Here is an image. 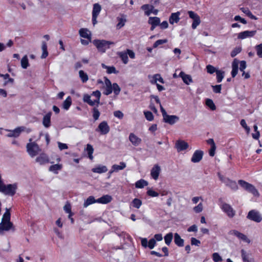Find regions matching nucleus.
Returning <instances> with one entry per match:
<instances>
[{
  "instance_id": "53",
  "label": "nucleus",
  "mask_w": 262,
  "mask_h": 262,
  "mask_svg": "<svg viewBox=\"0 0 262 262\" xmlns=\"http://www.w3.org/2000/svg\"><path fill=\"white\" fill-rule=\"evenodd\" d=\"M41 49L42 51V54L41 56V58H45L48 55V52L47 51V46L45 42L42 43Z\"/></svg>"
},
{
  "instance_id": "56",
  "label": "nucleus",
  "mask_w": 262,
  "mask_h": 262,
  "mask_svg": "<svg viewBox=\"0 0 262 262\" xmlns=\"http://www.w3.org/2000/svg\"><path fill=\"white\" fill-rule=\"evenodd\" d=\"M216 79L218 82H221L224 77V72L218 70L216 71Z\"/></svg>"
},
{
  "instance_id": "6",
  "label": "nucleus",
  "mask_w": 262,
  "mask_h": 262,
  "mask_svg": "<svg viewBox=\"0 0 262 262\" xmlns=\"http://www.w3.org/2000/svg\"><path fill=\"white\" fill-rule=\"evenodd\" d=\"M17 185L16 183L12 184L4 185L0 191L6 195L12 196L16 193Z\"/></svg>"
},
{
  "instance_id": "14",
  "label": "nucleus",
  "mask_w": 262,
  "mask_h": 262,
  "mask_svg": "<svg viewBox=\"0 0 262 262\" xmlns=\"http://www.w3.org/2000/svg\"><path fill=\"white\" fill-rule=\"evenodd\" d=\"M176 148L178 152L185 151L189 147L188 143L184 140H178L176 142Z\"/></svg>"
},
{
  "instance_id": "4",
  "label": "nucleus",
  "mask_w": 262,
  "mask_h": 262,
  "mask_svg": "<svg viewBox=\"0 0 262 262\" xmlns=\"http://www.w3.org/2000/svg\"><path fill=\"white\" fill-rule=\"evenodd\" d=\"M239 64V70L242 72H244V70L246 68V62L245 61L242 60L239 61L237 59L235 58L232 63V72L231 75L233 77H234L237 74L238 68Z\"/></svg>"
},
{
  "instance_id": "20",
  "label": "nucleus",
  "mask_w": 262,
  "mask_h": 262,
  "mask_svg": "<svg viewBox=\"0 0 262 262\" xmlns=\"http://www.w3.org/2000/svg\"><path fill=\"white\" fill-rule=\"evenodd\" d=\"M161 171V167L158 165H155L150 170V176L155 180H157Z\"/></svg>"
},
{
  "instance_id": "16",
  "label": "nucleus",
  "mask_w": 262,
  "mask_h": 262,
  "mask_svg": "<svg viewBox=\"0 0 262 262\" xmlns=\"http://www.w3.org/2000/svg\"><path fill=\"white\" fill-rule=\"evenodd\" d=\"M104 79V91L103 92V94L105 95H108L112 93V86L113 83H112L110 80L106 77H103Z\"/></svg>"
},
{
  "instance_id": "3",
  "label": "nucleus",
  "mask_w": 262,
  "mask_h": 262,
  "mask_svg": "<svg viewBox=\"0 0 262 262\" xmlns=\"http://www.w3.org/2000/svg\"><path fill=\"white\" fill-rule=\"evenodd\" d=\"M79 34L81 38L80 42L82 45L87 46L92 41V33L87 28H81L79 30Z\"/></svg>"
},
{
  "instance_id": "49",
  "label": "nucleus",
  "mask_w": 262,
  "mask_h": 262,
  "mask_svg": "<svg viewBox=\"0 0 262 262\" xmlns=\"http://www.w3.org/2000/svg\"><path fill=\"white\" fill-rule=\"evenodd\" d=\"M112 91V93L118 96L121 92V88L117 83H113Z\"/></svg>"
},
{
  "instance_id": "51",
  "label": "nucleus",
  "mask_w": 262,
  "mask_h": 262,
  "mask_svg": "<svg viewBox=\"0 0 262 262\" xmlns=\"http://www.w3.org/2000/svg\"><path fill=\"white\" fill-rule=\"evenodd\" d=\"M206 105L208 107H209L211 110L214 111L216 109V106L211 99H207L206 100L205 102Z\"/></svg>"
},
{
  "instance_id": "33",
  "label": "nucleus",
  "mask_w": 262,
  "mask_h": 262,
  "mask_svg": "<svg viewBox=\"0 0 262 262\" xmlns=\"http://www.w3.org/2000/svg\"><path fill=\"white\" fill-rule=\"evenodd\" d=\"M92 170L94 173H102L107 171V168L106 166L99 165L93 168Z\"/></svg>"
},
{
  "instance_id": "24",
  "label": "nucleus",
  "mask_w": 262,
  "mask_h": 262,
  "mask_svg": "<svg viewBox=\"0 0 262 262\" xmlns=\"http://www.w3.org/2000/svg\"><path fill=\"white\" fill-rule=\"evenodd\" d=\"M179 76L182 79L184 83L187 85H189L193 82L191 76L189 74H186L184 72H181L179 75Z\"/></svg>"
},
{
  "instance_id": "63",
  "label": "nucleus",
  "mask_w": 262,
  "mask_h": 262,
  "mask_svg": "<svg viewBox=\"0 0 262 262\" xmlns=\"http://www.w3.org/2000/svg\"><path fill=\"white\" fill-rule=\"evenodd\" d=\"M242 51V48L241 47H237L235 48L231 52V56L232 57L235 56L237 54L239 53Z\"/></svg>"
},
{
  "instance_id": "5",
  "label": "nucleus",
  "mask_w": 262,
  "mask_h": 262,
  "mask_svg": "<svg viewBox=\"0 0 262 262\" xmlns=\"http://www.w3.org/2000/svg\"><path fill=\"white\" fill-rule=\"evenodd\" d=\"M32 139H29L30 142L27 144L26 148L29 155L31 157H34L40 151L41 149L35 142H32Z\"/></svg>"
},
{
  "instance_id": "2",
  "label": "nucleus",
  "mask_w": 262,
  "mask_h": 262,
  "mask_svg": "<svg viewBox=\"0 0 262 262\" xmlns=\"http://www.w3.org/2000/svg\"><path fill=\"white\" fill-rule=\"evenodd\" d=\"M92 42L98 51L102 53H105L110 48L111 45L114 44L112 41L104 39H94Z\"/></svg>"
},
{
  "instance_id": "11",
  "label": "nucleus",
  "mask_w": 262,
  "mask_h": 262,
  "mask_svg": "<svg viewBox=\"0 0 262 262\" xmlns=\"http://www.w3.org/2000/svg\"><path fill=\"white\" fill-rule=\"evenodd\" d=\"M102 9L101 5L98 3H95L93 6L92 10V22L93 25L97 23V17L99 15Z\"/></svg>"
},
{
  "instance_id": "46",
  "label": "nucleus",
  "mask_w": 262,
  "mask_h": 262,
  "mask_svg": "<svg viewBox=\"0 0 262 262\" xmlns=\"http://www.w3.org/2000/svg\"><path fill=\"white\" fill-rule=\"evenodd\" d=\"M142 204V202L141 200L135 198L132 201L130 206L134 208L139 209L141 206Z\"/></svg>"
},
{
  "instance_id": "29",
  "label": "nucleus",
  "mask_w": 262,
  "mask_h": 262,
  "mask_svg": "<svg viewBox=\"0 0 262 262\" xmlns=\"http://www.w3.org/2000/svg\"><path fill=\"white\" fill-rule=\"evenodd\" d=\"M181 13L180 12L172 13L169 16V21L171 25H173L174 23H178L180 19V15Z\"/></svg>"
},
{
  "instance_id": "61",
  "label": "nucleus",
  "mask_w": 262,
  "mask_h": 262,
  "mask_svg": "<svg viewBox=\"0 0 262 262\" xmlns=\"http://www.w3.org/2000/svg\"><path fill=\"white\" fill-rule=\"evenodd\" d=\"M212 259L214 262H220L223 260L222 257L216 252L213 253Z\"/></svg>"
},
{
  "instance_id": "8",
  "label": "nucleus",
  "mask_w": 262,
  "mask_h": 262,
  "mask_svg": "<svg viewBox=\"0 0 262 262\" xmlns=\"http://www.w3.org/2000/svg\"><path fill=\"white\" fill-rule=\"evenodd\" d=\"M221 210L230 218H233L235 215V210L229 204L222 203L220 205Z\"/></svg>"
},
{
  "instance_id": "55",
  "label": "nucleus",
  "mask_w": 262,
  "mask_h": 262,
  "mask_svg": "<svg viewBox=\"0 0 262 262\" xmlns=\"http://www.w3.org/2000/svg\"><path fill=\"white\" fill-rule=\"evenodd\" d=\"M147 194L151 197H157L159 196V193L151 188H147Z\"/></svg>"
},
{
  "instance_id": "30",
  "label": "nucleus",
  "mask_w": 262,
  "mask_h": 262,
  "mask_svg": "<svg viewBox=\"0 0 262 262\" xmlns=\"http://www.w3.org/2000/svg\"><path fill=\"white\" fill-rule=\"evenodd\" d=\"M130 142L134 146H138L141 142V139L133 133H130L129 136Z\"/></svg>"
},
{
  "instance_id": "41",
  "label": "nucleus",
  "mask_w": 262,
  "mask_h": 262,
  "mask_svg": "<svg viewBox=\"0 0 262 262\" xmlns=\"http://www.w3.org/2000/svg\"><path fill=\"white\" fill-rule=\"evenodd\" d=\"M118 24H117L116 27L118 29H120L122 28L126 21V17L125 16H122L117 18Z\"/></svg>"
},
{
  "instance_id": "54",
  "label": "nucleus",
  "mask_w": 262,
  "mask_h": 262,
  "mask_svg": "<svg viewBox=\"0 0 262 262\" xmlns=\"http://www.w3.org/2000/svg\"><path fill=\"white\" fill-rule=\"evenodd\" d=\"M92 95L95 97V99H94L95 100V101L96 102L97 104H99L100 103V97H101V93L99 91H94L92 94Z\"/></svg>"
},
{
  "instance_id": "57",
  "label": "nucleus",
  "mask_w": 262,
  "mask_h": 262,
  "mask_svg": "<svg viewBox=\"0 0 262 262\" xmlns=\"http://www.w3.org/2000/svg\"><path fill=\"white\" fill-rule=\"evenodd\" d=\"M63 208V210L64 211V212L66 213H68V214L73 213L72 212V210H71V209H72L71 205L69 202H67L65 204Z\"/></svg>"
},
{
  "instance_id": "50",
  "label": "nucleus",
  "mask_w": 262,
  "mask_h": 262,
  "mask_svg": "<svg viewBox=\"0 0 262 262\" xmlns=\"http://www.w3.org/2000/svg\"><path fill=\"white\" fill-rule=\"evenodd\" d=\"M86 151L88 154L89 158L91 160H93V154L94 152V148L91 144H87L86 147Z\"/></svg>"
},
{
  "instance_id": "17",
  "label": "nucleus",
  "mask_w": 262,
  "mask_h": 262,
  "mask_svg": "<svg viewBox=\"0 0 262 262\" xmlns=\"http://www.w3.org/2000/svg\"><path fill=\"white\" fill-rule=\"evenodd\" d=\"M241 257L243 262H256L254 258L251 257L250 252L245 249L241 251Z\"/></svg>"
},
{
  "instance_id": "35",
  "label": "nucleus",
  "mask_w": 262,
  "mask_h": 262,
  "mask_svg": "<svg viewBox=\"0 0 262 262\" xmlns=\"http://www.w3.org/2000/svg\"><path fill=\"white\" fill-rule=\"evenodd\" d=\"M112 200V198L111 195H105L97 199V202L98 203L105 204L110 203Z\"/></svg>"
},
{
  "instance_id": "1",
  "label": "nucleus",
  "mask_w": 262,
  "mask_h": 262,
  "mask_svg": "<svg viewBox=\"0 0 262 262\" xmlns=\"http://www.w3.org/2000/svg\"><path fill=\"white\" fill-rule=\"evenodd\" d=\"M15 230L14 226L12 223L10 222V213L9 209L6 208V211L4 214L2 222L0 223V231H9Z\"/></svg>"
},
{
  "instance_id": "15",
  "label": "nucleus",
  "mask_w": 262,
  "mask_h": 262,
  "mask_svg": "<svg viewBox=\"0 0 262 262\" xmlns=\"http://www.w3.org/2000/svg\"><path fill=\"white\" fill-rule=\"evenodd\" d=\"M110 130V128L107 123L104 121L101 122L98 125L96 131L100 133L102 135L107 134Z\"/></svg>"
},
{
  "instance_id": "59",
  "label": "nucleus",
  "mask_w": 262,
  "mask_h": 262,
  "mask_svg": "<svg viewBox=\"0 0 262 262\" xmlns=\"http://www.w3.org/2000/svg\"><path fill=\"white\" fill-rule=\"evenodd\" d=\"M204 207L202 203H200L197 206H195L193 210L195 213L201 212L203 210Z\"/></svg>"
},
{
  "instance_id": "62",
  "label": "nucleus",
  "mask_w": 262,
  "mask_h": 262,
  "mask_svg": "<svg viewBox=\"0 0 262 262\" xmlns=\"http://www.w3.org/2000/svg\"><path fill=\"white\" fill-rule=\"evenodd\" d=\"M167 41L168 40L166 39L158 40L154 43L153 47L156 48L161 45L167 43Z\"/></svg>"
},
{
  "instance_id": "43",
  "label": "nucleus",
  "mask_w": 262,
  "mask_h": 262,
  "mask_svg": "<svg viewBox=\"0 0 262 262\" xmlns=\"http://www.w3.org/2000/svg\"><path fill=\"white\" fill-rule=\"evenodd\" d=\"M21 67L24 69H26L29 66V60L27 55H25L20 61Z\"/></svg>"
},
{
  "instance_id": "47",
  "label": "nucleus",
  "mask_w": 262,
  "mask_h": 262,
  "mask_svg": "<svg viewBox=\"0 0 262 262\" xmlns=\"http://www.w3.org/2000/svg\"><path fill=\"white\" fill-rule=\"evenodd\" d=\"M79 76L83 83L86 82L89 79L88 74L83 70H80L79 71Z\"/></svg>"
},
{
  "instance_id": "40",
  "label": "nucleus",
  "mask_w": 262,
  "mask_h": 262,
  "mask_svg": "<svg viewBox=\"0 0 262 262\" xmlns=\"http://www.w3.org/2000/svg\"><path fill=\"white\" fill-rule=\"evenodd\" d=\"M135 187L137 188H143L148 185L147 181L144 179H140L135 183Z\"/></svg>"
},
{
  "instance_id": "26",
  "label": "nucleus",
  "mask_w": 262,
  "mask_h": 262,
  "mask_svg": "<svg viewBox=\"0 0 262 262\" xmlns=\"http://www.w3.org/2000/svg\"><path fill=\"white\" fill-rule=\"evenodd\" d=\"M12 131L14 134V137H17L19 136L21 132H27V133H29L31 132V129L30 128H26L25 126H20L15 128Z\"/></svg>"
},
{
  "instance_id": "44",
  "label": "nucleus",
  "mask_w": 262,
  "mask_h": 262,
  "mask_svg": "<svg viewBox=\"0 0 262 262\" xmlns=\"http://www.w3.org/2000/svg\"><path fill=\"white\" fill-rule=\"evenodd\" d=\"M241 11L244 13L246 15H247L248 17H249L251 19L256 20L257 18L253 15V14L251 13V12L249 10L248 8H241Z\"/></svg>"
},
{
  "instance_id": "12",
  "label": "nucleus",
  "mask_w": 262,
  "mask_h": 262,
  "mask_svg": "<svg viewBox=\"0 0 262 262\" xmlns=\"http://www.w3.org/2000/svg\"><path fill=\"white\" fill-rule=\"evenodd\" d=\"M188 14L190 18L193 19L191 27L193 29H195L201 23V19L200 16L194 12L189 11Z\"/></svg>"
},
{
  "instance_id": "42",
  "label": "nucleus",
  "mask_w": 262,
  "mask_h": 262,
  "mask_svg": "<svg viewBox=\"0 0 262 262\" xmlns=\"http://www.w3.org/2000/svg\"><path fill=\"white\" fill-rule=\"evenodd\" d=\"M96 203H97V200L95 199V198L93 196H90L85 201L83 204V207L86 208L90 206V205H92Z\"/></svg>"
},
{
  "instance_id": "34",
  "label": "nucleus",
  "mask_w": 262,
  "mask_h": 262,
  "mask_svg": "<svg viewBox=\"0 0 262 262\" xmlns=\"http://www.w3.org/2000/svg\"><path fill=\"white\" fill-rule=\"evenodd\" d=\"M101 66L106 70V73L108 74H118L119 72L114 66H107L104 63H102Z\"/></svg>"
},
{
  "instance_id": "48",
  "label": "nucleus",
  "mask_w": 262,
  "mask_h": 262,
  "mask_svg": "<svg viewBox=\"0 0 262 262\" xmlns=\"http://www.w3.org/2000/svg\"><path fill=\"white\" fill-rule=\"evenodd\" d=\"M1 77L6 80V81L4 83V85H7L9 83H13L14 82V79L10 78V76L8 74H1Z\"/></svg>"
},
{
  "instance_id": "31",
  "label": "nucleus",
  "mask_w": 262,
  "mask_h": 262,
  "mask_svg": "<svg viewBox=\"0 0 262 262\" xmlns=\"http://www.w3.org/2000/svg\"><path fill=\"white\" fill-rule=\"evenodd\" d=\"M233 234L238 237L239 239L249 244L250 243V240L247 237V236L236 230L233 231Z\"/></svg>"
},
{
  "instance_id": "37",
  "label": "nucleus",
  "mask_w": 262,
  "mask_h": 262,
  "mask_svg": "<svg viewBox=\"0 0 262 262\" xmlns=\"http://www.w3.org/2000/svg\"><path fill=\"white\" fill-rule=\"evenodd\" d=\"M72 98L70 96L67 97L66 100L62 103V108L66 111L69 110L72 105Z\"/></svg>"
},
{
  "instance_id": "21",
  "label": "nucleus",
  "mask_w": 262,
  "mask_h": 262,
  "mask_svg": "<svg viewBox=\"0 0 262 262\" xmlns=\"http://www.w3.org/2000/svg\"><path fill=\"white\" fill-rule=\"evenodd\" d=\"M148 78L151 84H157L158 82L161 83H164L163 78L159 74H156L153 75H148Z\"/></svg>"
},
{
  "instance_id": "9",
  "label": "nucleus",
  "mask_w": 262,
  "mask_h": 262,
  "mask_svg": "<svg viewBox=\"0 0 262 262\" xmlns=\"http://www.w3.org/2000/svg\"><path fill=\"white\" fill-rule=\"evenodd\" d=\"M247 218L256 223L262 221V214L255 210H250L247 216Z\"/></svg>"
},
{
  "instance_id": "13",
  "label": "nucleus",
  "mask_w": 262,
  "mask_h": 262,
  "mask_svg": "<svg viewBox=\"0 0 262 262\" xmlns=\"http://www.w3.org/2000/svg\"><path fill=\"white\" fill-rule=\"evenodd\" d=\"M140 239H141V245L144 248L148 247L150 249H152L156 245L155 239H153L152 238L150 239L148 242L146 238L140 237Z\"/></svg>"
},
{
  "instance_id": "25",
  "label": "nucleus",
  "mask_w": 262,
  "mask_h": 262,
  "mask_svg": "<svg viewBox=\"0 0 262 262\" xmlns=\"http://www.w3.org/2000/svg\"><path fill=\"white\" fill-rule=\"evenodd\" d=\"M160 21V18L158 17H149L148 23L151 26L150 30H154L157 26H159Z\"/></svg>"
},
{
  "instance_id": "36",
  "label": "nucleus",
  "mask_w": 262,
  "mask_h": 262,
  "mask_svg": "<svg viewBox=\"0 0 262 262\" xmlns=\"http://www.w3.org/2000/svg\"><path fill=\"white\" fill-rule=\"evenodd\" d=\"M62 168V165L61 164H56L51 165L49 167V171L54 174L58 173L59 171L61 170Z\"/></svg>"
},
{
  "instance_id": "52",
  "label": "nucleus",
  "mask_w": 262,
  "mask_h": 262,
  "mask_svg": "<svg viewBox=\"0 0 262 262\" xmlns=\"http://www.w3.org/2000/svg\"><path fill=\"white\" fill-rule=\"evenodd\" d=\"M173 238V234L171 232L167 233L164 236V241L165 244L169 246Z\"/></svg>"
},
{
  "instance_id": "23",
  "label": "nucleus",
  "mask_w": 262,
  "mask_h": 262,
  "mask_svg": "<svg viewBox=\"0 0 262 262\" xmlns=\"http://www.w3.org/2000/svg\"><path fill=\"white\" fill-rule=\"evenodd\" d=\"M163 120L165 122L170 125L174 124L179 120V117L176 115H169L166 114L163 117Z\"/></svg>"
},
{
  "instance_id": "58",
  "label": "nucleus",
  "mask_w": 262,
  "mask_h": 262,
  "mask_svg": "<svg viewBox=\"0 0 262 262\" xmlns=\"http://www.w3.org/2000/svg\"><path fill=\"white\" fill-rule=\"evenodd\" d=\"M144 114L146 119L149 121H151L154 120V117L152 113L149 111H144Z\"/></svg>"
},
{
  "instance_id": "64",
  "label": "nucleus",
  "mask_w": 262,
  "mask_h": 262,
  "mask_svg": "<svg viewBox=\"0 0 262 262\" xmlns=\"http://www.w3.org/2000/svg\"><path fill=\"white\" fill-rule=\"evenodd\" d=\"M257 55L260 58H262V43L255 46Z\"/></svg>"
},
{
  "instance_id": "45",
  "label": "nucleus",
  "mask_w": 262,
  "mask_h": 262,
  "mask_svg": "<svg viewBox=\"0 0 262 262\" xmlns=\"http://www.w3.org/2000/svg\"><path fill=\"white\" fill-rule=\"evenodd\" d=\"M119 56L121 58L123 63L127 64L128 62V55L126 51L120 52L119 53Z\"/></svg>"
},
{
  "instance_id": "27",
  "label": "nucleus",
  "mask_w": 262,
  "mask_h": 262,
  "mask_svg": "<svg viewBox=\"0 0 262 262\" xmlns=\"http://www.w3.org/2000/svg\"><path fill=\"white\" fill-rule=\"evenodd\" d=\"M126 166L125 163L123 162H121L120 163L119 165L114 164L112 166V168L110 171L109 173L112 174L114 172H117L119 170H123Z\"/></svg>"
},
{
  "instance_id": "22",
  "label": "nucleus",
  "mask_w": 262,
  "mask_h": 262,
  "mask_svg": "<svg viewBox=\"0 0 262 262\" xmlns=\"http://www.w3.org/2000/svg\"><path fill=\"white\" fill-rule=\"evenodd\" d=\"M51 116L52 113L49 112L45 114L42 117V124L46 128H48L51 126Z\"/></svg>"
},
{
  "instance_id": "7",
  "label": "nucleus",
  "mask_w": 262,
  "mask_h": 262,
  "mask_svg": "<svg viewBox=\"0 0 262 262\" xmlns=\"http://www.w3.org/2000/svg\"><path fill=\"white\" fill-rule=\"evenodd\" d=\"M238 184L241 186V187L251 193L254 196H258L259 195L258 191L252 184L243 180H239Z\"/></svg>"
},
{
  "instance_id": "38",
  "label": "nucleus",
  "mask_w": 262,
  "mask_h": 262,
  "mask_svg": "<svg viewBox=\"0 0 262 262\" xmlns=\"http://www.w3.org/2000/svg\"><path fill=\"white\" fill-rule=\"evenodd\" d=\"M174 241L175 244L179 246L182 247L184 246V240L181 237L179 234L176 233L174 235Z\"/></svg>"
},
{
  "instance_id": "60",
  "label": "nucleus",
  "mask_w": 262,
  "mask_h": 262,
  "mask_svg": "<svg viewBox=\"0 0 262 262\" xmlns=\"http://www.w3.org/2000/svg\"><path fill=\"white\" fill-rule=\"evenodd\" d=\"M241 125L245 129L247 133L249 134L250 132V127L247 125L246 121L244 119H242L241 121L240 122Z\"/></svg>"
},
{
  "instance_id": "28",
  "label": "nucleus",
  "mask_w": 262,
  "mask_h": 262,
  "mask_svg": "<svg viewBox=\"0 0 262 262\" xmlns=\"http://www.w3.org/2000/svg\"><path fill=\"white\" fill-rule=\"evenodd\" d=\"M37 163H38L40 165H43L46 163H48L49 159L47 155L44 153L40 154L35 159Z\"/></svg>"
},
{
  "instance_id": "32",
  "label": "nucleus",
  "mask_w": 262,
  "mask_h": 262,
  "mask_svg": "<svg viewBox=\"0 0 262 262\" xmlns=\"http://www.w3.org/2000/svg\"><path fill=\"white\" fill-rule=\"evenodd\" d=\"M141 9L144 11L145 15L149 16L151 14L153 9V4H144L141 7Z\"/></svg>"
},
{
  "instance_id": "10",
  "label": "nucleus",
  "mask_w": 262,
  "mask_h": 262,
  "mask_svg": "<svg viewBox=\"0 0 262 262\" xmlns=\"http://www.w3.org/2000/svg\"><path fill=\"white\" fill-rule=\"evenodd\" d=\"M219 177L220 180L224 183L226 186L229 187L232 189L236 190L238 189V186L235 181L230 180L229 179L225 177L224 176L219 173Z\"/></svg>"
},
{
  "instance_id": "19",
  "label": "nucleus",
  "mask_w": 262,
  "mask_h": 262,
  "mask_svg": "<svg viewBox=\"0 0 262 262\" xmlns=\"http://www.w3.org/2000/svg\"><path fill=\"white\" fill-rule=\"evenodd\" d=\"M203 155L204 152L202 150H195L192 155L191 158V162L194 163H199L202 160Z\"/></svg>"
},
{
  "instance_id": "18",
  "label": "nucleus",
  "mask_w": 262,
  "mask_h": 262,
  "mask_svg": "<svg viewBox=\"0 0 262 262\" xmlns=\"http://www.w3.org/2000/svg\"><path fill=\"white\" fill-rule=\"evenodd\" d=\"M256 33L255 30L253 31H244L241 32L237 34V38L239 39H244L247 38L253 37Z\"/></svg>"
},
{
  "instance_id": "39",
  "label": "nucleus",
  "mask_w": 262,
  "mask_h": 262,
  "mask_svg": "<svg viewBox=\"0 0 262 262\" xmlns=\"http://www.w3.org/2000/svg\"><path fill=\"white\" fill-rule=\"evenodd\" d=\"M83 101L85 102L88 103L89 105L91 106H94L95 104H97L95 100L91 99V96L88 94H84L83 97Z\"/></svg>"
}]
</instances>
